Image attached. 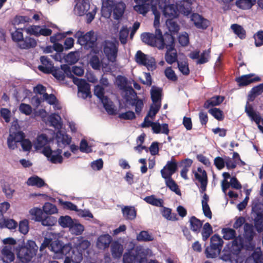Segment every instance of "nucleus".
<instances>
[{
	"instance_id": "obj_8",
	"label": "nucleus",
	"mask_w": 263,
	"mask_h": 263,
	"mask_svg": "<svg viewBox=\"0 0 263 263\" xmlns=\"http://www.w3.org/2000/svg\"><path fill=\"white\" fill-rule=\"evenodd\" d=\"M42 153L52 163H61L63 162L62 150L61 148L53 151L50 146H47L43 149Z\"/></svg>"
},
{
	"instance_id": "obj_53",
	"label": "nucleus",
	"mask_w": 263,
	"mask_h": 263,
	"mask_svg": "<svg viewBox=\"0 0 263 263\" xmlns=\"http://www.w3.org/2000/svg\"><path fill=\"white\" fill-rule=\"evenodd\" d=\"M139 241H151L154 240V237L147 231H142L137 236Z\"/></svg>"
},
{
	"instance_id": "obj_19",
	"label": "nucleus",
	"mask_w": 263,
	"mask_h": 263,
	"mask_svg": "<svg viewBox=\"0 0 263 263\" xmlns=\"http://www.w3.org/2000/svg\"><path fill=\"white\" fill-rule=\"evenodd\" d=\"M121 211L123 218L126 220H134L136 218L137 210L134 206L123 205Z\"/></svg>"
},
{
	"instance_id": "obj_36",
	"label": "nucleus",
	"mask_w": 263,
	"mask_h": 263,
	"mask_svg": "<svg viewBox=\"0 0 263 263\" xmlns=\"http://www.w3.org/2000/svg\"><path fill=\"white\" fill-rule=\"evenodd\" d=\"M189 222L191 229L194 232L199 233L202 226V222L195 216L191 217Z\"/></svg>"
},
{
	"instance_id": "obj_7",
	"label": "nucleus",
	"mask_w": 263,
	"mask_h": 263,
	"mask_svg": "<svg viewBox=\"0 0 263 263\" xmlns=\"http://www.w3.org/2000/svg\"><path fill=\"white\" fill-rule=\"evenodd\" d=\"M118 51V44L116 42L105 41L103 45V52L107 60L114 63L116 61Z\"/></svg>"
},
{
	"instance_id": "obj_24",
	"label": "nucleus",
	"mask_w": 263,
	"mask_h": 263,
	"mask_svg": "<svg viewBox=\"0 0 263 263\" xmlns=\"http://www.w3.org/2000/svg\"><path fill=\"white\" fill-rule=\"evenodd\" d=\"M36 44V41L34 38L26 36L18 43V46L22 49H28L35 47Z\"/></svg>"
},
{
	"instance_id": "obj_15",
	"label": "nucleus",
	"mask_w": 263,
	"mask_h": 263,
	"mask_svg": "<svg viewBox=\"0 0 263 263\" xmlns=\"http://www.w3.org/2000/svg\"><path fill=\"white\" fill-rule=\"evenodd\" d=\"M53 138L55 139L59 148H64L66 146L70 145L71 142V137L60 130H58Z\"/></svg>"
},
{
	"instance_id": "obj_37",
	"label": "nucleus",
	"mask_w": 263,
	"mask_h": 263,
	"mask_svg": "<svg viewBox=\"0 0 263 263\" xmlns=\"http://www.w3.org/2000/svg\"><path fill=\"white\" fill-rule=\"evenodd\" d=\"M144 200L148 204L158 207H163L164 201L162 199L157 198L154 195L146 196Z\"/></svg>"
},
{
	"instance_id": "obj_21",
	"label": "nucleus",
	"mask_w": 263,
	"mask_h": 263,
	"mask_svg": "<svg viewBox=\"0 0 263 263\" xmlns=\"http://www.w3.org/2000/svg\"><path fill=\"white\" fill-rule=\"evenodd\" d=\"M254 75L252 74L243 75L240 77H239L236 79L237 82L240 86H244L249 85V84L254 82H258L260 81V78L256 76L254 78H252Z\"/></svg>"
},
{
	"instance_id": "obj_48",
	"label": "nucleus",
	"mask_w": 263,
	"mask_h": 263,
	"mask_svg": "<svg viewBox=\"0 0 263 263\" xmlns=\"http://www.w3.org/2000/svg\"><path fill=\"white\" fill-rule=\"evenodd\" d=\"M221 233L223 235V238L225 240L233 239L236 235V231L234 229L229 228L222 229Z\"/></svg>"
},
{
	"instance_id": "obj_16",
	"label": "nucleus",
	"mask_w": 263,
	"mask_h": 263,
	"mask_svg": "<svg viewBox=\"0 0 263 263\" xmlns=\"http://www.w3.org/2000/svg\"><path fill=\"white\" fill-rule=\"evenodd\" d=\"M15 247L12 246H6L2 250V257L3 261L6 263H9L14 259L15 256L14 251Z\"/></svg>"
},
{
	"instance_id": "obj_51",
	"label": "nucleus",
	"mask_w": 263,
	"mask_h": 263,
	"mask_svg": "<svg viewBox=\"0 0 263 263\" xmlns=\"http://www.w3.org/2000/svg\"><path fill=\"white\" fill-rule=\"evenodd\" d=\"M162 41L164 43V48L170 46L174 47V37L171 34L165 33L164 36H162Z\"/></svg>"
},
{
	"instance_id": "obj_31",
	"label": "nucleus",
	"mask_w": 263,
	"mask_h": 263,
	"mask_svg": "<svg viewBox=\"0 0 263 263\" xmlns=\"http://www.w3.org/2000/svg\"><path fill=\"white\" fill-rule=\"evenodd\" d=\"M153 133L155 134L162 133L168 135L169 133L168 125L166 123L161 125L158 122H154L152 126Z\"/></svg>"
},
{
	"instance_id": "obj_34",
	"label": "nucleus",
	"mask_w": 263,
	"mask_h": 263,
	"mask_svg": "<svg viewBox=\"0 0 263 263\" xmlns=\"http://www.w3.org/2000/svg\"><path fill=\"white\" fill-rule=\"evenodd\" d=\"M123 251L122 245L117 241L114 242L111 246V252L114 258H120L122 256Z\"/></svg>"
},
{
	"instance_id": "obj_29",
	"label": "nucleus",
	"mask_w": 263,
	"mask_h": 263,
	"mask_svg": "<svg viewBox=\"0 0 263 263\" xmlns=\"http://www.w3.org/2000/svg\"><path fill=\"white\" fill-rule=\"evenodd\" d=\"M125 9V5L123 2L115 4L113 7L114 18L117 20L120 19L124 14Z\"/></svg>"
},
{
	"instance_id": "obj_20",
	"label": "nucleus",
	"mask_w": 263,
	"mask_h": 263,
	"mask_svg": "<svg viewBox=\"0 0 263 263\" xmlns=\"http://www.w3.org/2000/svg\"><path fill=\"white\" fill-rule=\"evenodd\" d=\"M191 20L194 23L196 28L205 29L209 26V22L197 13L191 15Z\"/></svg>"
},
{
	"instance_id": "obj_10",
	"label": "nucleus",
	"mask_w": 263,
	"mask_h": 263,
	"mask_svg": "<svg viewBox=\"0 0 263 263\" xmlns=\"http://www.w3.org/2000/svg\"><path fill=\"white\" fill-rule=\"evenodd\" d=\"M53 76L59 81H63L65 76L70 78L73 79V76L71 74V69L69 66L66 64L61 65V67H54L52 69Z\"/></svg>"
},
{
	"instance_id": "obj_42",
	"label": "nucleus",
	"mask_w": 263,
	"mask_h": 263,
	"mask_svg": "<svg viewBox=\"0 0 263 263\" xmlns=\"http://www.w3.org/2000/svg\"><path fill=\"white\" fill-rule=\"evenodd\" d=\"M165 180L166 185L173 192H175L177 195L180 196L181 192L178 187V185L174 180L170 178H164Z\"/></svg>"
},
{
	"instance_id": "obj_2",
	"label": "nucleus",
	"mask_w": 263,
	"mask_h": 263,
	"mask_svg": "<svg viewBox=\"0 0 263 263\" xmlns=\"http://www.w3.org/2000/svg\"><path fill=\"white\" fill-rule=\"evenodd\" d=\"M143 42L159 49H164V43L162 41V34L160 29H156L155 34L145 32L141 35Z\"/></svg>"
},
{
	"instance_id": "obj_54",
	"label": "nucleus",
	"mask_w": 263,
	"mask_h": 263,
	"mask_svg": "<svg viewBox=\"0 0 263 263\" xmlns=\"http://www.w3.org/2000/svg\"><path fill=\"white\" fill-rule=\"evenodd\" d=\"M43 212L47 214H53L58 213V209L57 206L49 202H46L43 206Z\"/></svg>"
},
{
	"instance_id": "obj_5",
	"label": "nucleus",
	"mask_w": 263,
	"mask_h": 263,
	"mask_svg": "<svg viewBox=\"0 0 263 263\" xmlns=\"http://www.w3.org/2000/svg\"><path fill=\"white\" fill-rule=\"evenodd\" d=\"M160 10L165 17L172 18L177 17L180 13L185 14L186 12L183 5H179L178 3L176 4L169 3Z\"/></svg>"
},
{
	"instance_id": "obj_64",
	"label": "nucleus",
	"mask_w": 263,
	"mask_h": 263,
	"mask_svg": "<svg viewBox=\"0 0 263 263\" xmlns=\"http://www.w3.org/2000/svg\"><path fill=\"white\" fill-rule=\"evenodd\" d=\"M63 243L59 240L53 241L50 244V250L54 252L55 254H59L61 250Z\"/></svg>"
},
{
	"instance_id": "obj_40",
	"label": "nucleus",
	"mask_w": 263,
	"mask_h": 263,
	"mask_svg": "<svg viewBox=\"0 0 263 263\" xmlns=\"http://www.w3.org/2000/svg\"><path fill=\"white\" fill-rule=\"evenodd\" d=\"M116 84L118 88L121 91L127 88L129 86L128 85L127 79L122 76H118L116 79Z\"/></svg>"
},
{
	"instance_id": "obj_55",
	"label": "nucleus",
	"mask_w": 263,
	"mask_h": 263,
	"mask_svg": "<svg viewBox=\"0 0 263 263\" xmlns=\"http://www.w3.org/2000/svg\"><path fill=\"white\" fill-rule=\"evenodd\" d=\"M151 5L146 4H136L134 7V10L140 14L145 15L149 11Z\"/></svg>"
},
{
	"instance_id": "obj_46",
	"label": "nucleus",
	"mask_w": 263,
	"mask_h": 263,
	"mask_svg": "<svg viewBox=\"0 0 263 263\" xmlns=\"http://www.w3.org/2000/svg\"><path fill=\"white\" fill-rule=\"evenodd\" d=\"M30 214L33 216L32 219L36 221H40L44 216L43 210L38 208H34L29 211Z\"/></svg>"
},
{
	"instance_id": "obj_12",
	"label": "nucleus",
	"mask_w": 263,
	"mask_h": 263,
	"mask_svg": "<svg viewBox=\"0 0 263 263\" xmlns=\"http://www.w3.org/2000/svg\"><path fill=\"white\" fill-rule=\"evenodd\" d=\"M24 138H25V134L23 132H12V128H11L7 138L8 148L12 150L15 149L17 148V143H19Z\"/></svg>"
},
{
	"instance_id": "obj_33",
	"label": "nucleus",
	"mask_w": 263,
	"mask_h": 263,
	"mask_svg": "<svg viewBox=\"0 0 263 263\" xmlns=\"http://www.w3.org/2000/svg\"><path fill=\"white\" fill-rule=\"evenodd\" d=\"M244 237L249 241L253 240L255 235L254 227L252 224L245 223L243 225Z\"/></svg>"
},
{
	"instance_id": "obj_49",
	"label": "nucleus",
	"mask_w": 263,
	"mask_h": 263,
	"mask_svg": "<svg viewBox=\"0 0 263 263\" xmlns=\"http://www.w3.org/2000/svg\"><path fill=\"white\" fill-rule=\"evenodd\" d=\"M213 233L212 228L209 222L205 223L202 228L201 235L203 241L206 240Z\"/></svg>"
},
{
	"instance_id": "obj_38",
	"label": "nucleus",
	"mask_w": 263,
	"mask_h": 263,
	"mask_svg": "<svg viewBox=\"0 0 263 263\" xmlns=\"http://www.w3.org/2000/svg\"><path fill=\"white\" fill-rule=\"evenodd\" d=\"M231 28L232 29L234 33L240 39L242 40L246 38V32L241 26L234 24L231 25Z\"/></svg>"
},
{
	"instance_id": "obj_63",
	"label": "nucleus",
	"mask_w": 263,
	"mask_h": 263,
	"mask_svg": "<svg viewBox=\"0 0 263 263\" xmlns=\"http://www.w3.org/2000/svg\"><path fill=\"white\" fill-rule=\"evenodd\" d=\"M254 221V227L256 231L258 233L261 232L263 231V216H255Z\"/></svg>"
},
{
	"instance_id": "obj_13",
	"label": "nucleus",
	"mask_w": 263,
	"mask_h": 263,
	"mask_svg": "<svg viewBox=\"0 0 263 263\" xmlns=\"http://www.w3.org/2000/svg\"><path fill=\"white\" fill-rule=\"evenodd\" d=\"M26 32L30 35H34L36 36L40 35L49 36L52 33V30L50 29L45 27L42 28L40 26L32 25L28 27L25 29Z\"/></svg>"
},
{
	"instance_id": "obj_39",
	"label": "nucleus",
	"mask_w": 263,
	"mask_h": 263,
	"mask_svg": "<svg viewBox=\"0 0 263 263\" xmlns=\"http://www.w3.org/2000/svg\"><path fill=\"white\" fill-rule=\"evenodd\" d=\"M263 92V83L253 87L248 96V100L253 101L255 98Z\"/></svg>"
},
{
	"instance_id": "obj_3",
	"label": "nucleus",
	"mask_w": 263,
	"mask_h": 263,
	"mask_svg": "<svg viewBox=\"0 0 263 263\" xmlns=\"http://www.w3.org/2000/svg\"><path fill=\"white\" fill-rule=\"evenodd\" d=\"M78 38L77 42L83 46L85 49H89L93 48L96 45L97 37L93 31L87 32L85 34L81 31H78L75 34Z\"/></svg>"
},
{
	"instance_id": "obj_47",
	"label": "nucleus",
	"mask_w": 263,
	"mask_h": 263,
	"mask_svg": "<svg viewBox=\"0 0 263 263\" xmlns=\"http://www.w3.org/2000/svg\"><path fill=\"white\" fill-rule=\"evenodd\" d=\"M161 213L162 216L168 220L175 221L177 220V214L172 213V210L170 208L163 206Z\"/></svg>"
},
{
	"instance_id": "obj_45",
	"label": "nucleus",
	"mask_w": 263,
	"mask_h": 263,
	"mask_svg": "<svg viewBox=\"0 0 263 263\" xmlns=\"http://www.w3.org/2000/svg\"><path fill=\"white\" fill-rule=\"evenodd\" d=\"M70 231L76 235H81L84 230V226L77 222L73 221L70 229Z\"/></svg>"
},
{
	"instance_id": "obj_32",
	"label": "nucleus",
	"mask_w": 263,
	"mask_h": 263,
	"mask_svg": "<svg viewBox=\"0 0 263 263\" xmlns=\"http://www.w3.org/2000/svg\"><path fill=\"white\" fill-rule=\"evenodd\" d=\"M83 259V254L81 252L73 248L71 253L67 257V260L73 263H80Z\"/></svg>"
},
{
	"instance_id": "obj_52",
	"label": "nucleus",
	"mask_w": 263,
	"mask_h": 263,
	"mask_svg": "<svg viewBox=\"0 0 263 263\" xmlns=\"http://www.w3.org/2000/svg\"><path fill=\"white\" fill-rule=\"evenodd\" d=\"M59 223L63 228H69L70 229L72 224L73 220L69 216H61L59 219Z\"/></svg>"
},
{
	"instance_id": "obj_22",
	"label": "nucleus",
	"mask_w": 263,
	"mask_h": 263,
	"mask_svg": "<svg viewBox=\"0 0 263 263\" xmlns=\"http://www.w3.org/2000/svg\"><path fill=\"white\" fill-rule=\"evenodd\" d=\"M112 238L109 234L100 236L97 239V246L99 249H105L109 247Z\"/></svg>"
},
{
	"instance_id": "obj_11",
	"label": "nucleus",
	"mask_w": 263,
	"mask_h": 263,
	"mask_svg": "<svg viewBox=\"0 0 263 263\" xmlns=\"http://www.w3.org/2000/svg\"><path fill=\"white\" fill-rule=\"evenodd\" d=\"M73 82L78 86L79 97L85 99L90 95V86L85 80L73 77Z\"/></svg>"
},
{
	"instance_id": "obj_59",
	"label": "nucleus",
	"mask_w": 263,
	"mask_h": 263,
	"mask_svg": "<svg viewBox=\"0 0 263 263\" xmlns=\"http://www.w3.org/2000/svg\"><path fill=\"white\" fill-rule=\"evenodd\" d=\"M254 44L256 47H258L263 45V30H259L253 35Z\"/></svg>"
},
{
	"instance_id": "obj_1",
	"label": "nucleus",
	"mask_w": 263,
	"mask_h": 263,
	"mask_svg": "<svg viewBox=\"0 0 263 263\" xmlns=\"http://www.w3.org/2000/svg\"><path fill=\"white\" fill-rule=\"evenodd\" d=\"M38 247L35 242L31 240L27 241L25 245H18L15 247V253L17 258L23 263L30 261L36 255Z\"/></svg>"
},
{
	"instance_id": "obj_60",
	"label": "nucleus",
	"mask_w": 263,
	"mask_h": 263,
	"mask_svg": "<svg viewBox=\"0 0 263 263\" xmlns=\"http://www.w3.org/2000/svg\"><path fill=\"white\" fill-rule=\"evenodd\" d=\"M161 106V103H153L149 108V110L147 114V117L151 118L155 117L157 113L159 111Z\"/></svg>"
},
{
	"instance_id": "obj_28",
	"label": "nucleus",
	"mask_w": 263,
	"mask_h": 263,
	"mask_svg": "<svg viewBox=\"0 0 263 263\" xmlns=\"http://www.w3.org/2000/svg\"><path fill=\"white\" fill-rule=\"evenodd\" d=\"M224 99V97L221 96H213L204 102L203 107L205 109H209L210 107L218 106L223 101Z\"/></svg>"
},
{
	"instance_id": "obj_9",
	"label": "nucleus",
	"mask_w": 263,
	"mask_h": 263,
	"mask_svg": "<svg viewBox=\"0 0 263 263\" xmlns=\"http://www.w3.org/2000/svg\"><path fill=\"white\" fill-rule=\"evenodd\" d=\"M195 179L200 183L199 191L202 194L206 190L208 185V176L206 171L201 167H198L197 170H193Z\"/></svg>"
},
{
	"instance_id": "obj_25",
	"label": "nucleus",
	"mask_w": 263,
	"mask_h": 263,
	"mask_svg": "<svg viewBox=\"0 0 263 263\" xmlns=\"http://www.w3.org/2000/svg\"><path fill=\"white\" fill-rule=\"evenodd\" d=\"M52 140V139L48 138L46 134H42L37 137L36 141L34 144V148L37 150L42 148L44 149L46 147L45 146Z\"/></svg>"
},
{
	"instance_id": "obj_35",
	"label": "nucleus",
	"mask_w": 263,
	"mask_h": 263,
	"mask_svg": "<svg viewBox=\"0 0 263 263\" xmlns=\"http://www.w3.org/2000/svg\"><path fill=\"white\" fill-rule=\"evenodd\" d=\"M26 183L29 186H35L37 187H41L46 185L44 181L39 177L36 175L29 177Z\"/></svg>"
},
{
	"instance_id": "obj_26",
	"label": "nucleus",
	"mask_w": 263,
	"mask_h": 263,
	"mask_svg": "<svg viewBox=\"0 0 263 263\" xmlns=\"http://www.w3.org/2000/svg\"><path fill=\"white\" fill-rule=\"evenodd\" d=\"M166 52L165 54L166 62L169 64H172L177 61V52L174 47L166 48Z\"/></svg>"
},
{
	"instance_id": "obj_50",
	"label": "nucleus",
	"mask_w": 263,
	"mask_h": 263,
	"mask_svg": "<svg viewBox=\"0 0 263 263\" xmlns=\"http://www.w3.org/2000/svg\"><path fill=\"white\" fill-rule=\"evenodd\" d=\"M254 4L252 0H237L236 5L242 9H249Z\"/></svg>"
},
{
	"instance_id": "obj_61",
	"label": "nucleus",
	"mask_w": 263,
	"mask_h": 263,
	"mask_svg": "<svg viewBox=\"0 0 263 263\" xmlns=\"http://www.w3.org/2000/svg\"><path fill=\"white\" fill-rule=\"evenodd\" d=\"M164 74L168 80L172 82H176L178 80L177 75L171 67H168L165 69Z\"/></svg>"
},
{
	"instance_id": "obj_56",
	"label": "nucleus",
	"mask_w": 263,
	"mask_h": 263,
	"mask_svg": "<svg viewBox=\"0 0 263 263\" xmlns=\"http://www.w3.org/2000/svg\"><path fill=\"white\" fill-rule=\"evenodd\" d=\"M166 25L170 32H177L179 30V26L172 18H168L166 21Z\"/></svg>"
},
{
	"instance_id": "obj_41",
	"label": "nucleus",
	"mask_w": 263,
	"mask_h": 263,
	"mask_svg": "<svg viewBox=\"0 0 263 263\" xmlns=\"http://www.w3.org/2000/svg\"><path fill=\"white\" fill-rule=\"evenodd\" d=\"M49 121L50 125L55 128L60 129L62 128V124L61 121V117L57 114H52L49 117Z\"/></svg>"
},
{
	"instance_id": "obj_6",
	"label": "nucleus",
	"mask_w": 263,
	"mask_h": 263,
	"mask_svg": "<svg viewBox=\"0 0 263 263\" xmlns=\"http://www.w3.org/2000/svg\"><path fill=\"white\" fill-rule=\"evenodd\" d=\"M135 61L139 65L145 66L149 71H153L156 68L155 59L143 53L141 50L137 52Z\"/></svg>"
},
{
	"instance_id": "obj_44",
	"label": "nucleus",
	"mask_w": 263,
	"mask_h": 263,
	"mask_svg": "<svg viewBox=\"0 0 263 263\" xmlns=\"http://www.w3.org/2000/svg\"><path fill=\"white\" fill-rule=\"evenodd\" d=\"M103 107L109 115H113L115 114V110L113 102L108 98L104 99L101 101Z\"/></svg>"
},
{
	"instance_id": "obj_58",
	"label": "nucleus",
	"mask_w": 263,
	"mask_h": 263,
	"mask_svg": "<svg viewBox=\"0 0 263 263\" xmlns=\"http://www.w3.org/2000/svg\"><path fill=\"white\" fill-rule=\"evenodd\" d=\"M209 112L218 121H222L224 118L223 111L219 108H210L209 110Z\"/></svg>"
},
{
	"instance_id": "obj_23",
	"label": "nucleus",
	"mask_w": 263,
	"mask_h": 263,
	"mask_svg": "<svg viewBox=\"0 0 263 263\" xmlns=\"http://www.w3.org/2000/svg\"><path fill=\"white\" fill-rule=\"evenodd\" d=\"M90 9L89 0H83L81 3L77 4L74 7L75 13L79 16H83Z\"/></svg>"
},
{
	"instance_id": "obj_62",
	"label": "nucleus",
	"mask_w": 263,
	"mask_h": 263,
	"mask_svg": "<svg viewBox=\"0 0 263 263\" xmlns=\"http://www.w3.org/2000/svg\"><path fill=\"white\" fill-rule=\"evenodd\" d=\"M129 104L132 106H135V111L137 114L141 112L143 107V102L141 99H139L137 98H135L132 102H130Z\"/></svg>"
},
{
	"instance_id": "obj_14",
	"label": "nucleus",
	"mask_w": 263,
	"mask_h": 263,
	"mask_svg": "<svg viewBox=\"0 0 263 263\" xmlns=\"http://www.w3.org/2000/svg\"><path fill=\"white\" fill-rule=\"evenodd\" d=\"M177 163L173 158L171 161H168L165 166L161 170L162 178H170L177 170Z\"/></svg>"
},
{
	"instance_id": "obj_27",
	"label": "nucleus",
	"mask_w": 263,
	"mask_h": 263,
	"mask_svg": "<svg viewBox=\"0 0 263 263\" xmlns=\"http://www.w3.org/2000/svg\"><path fill=\"white\" fill-rule=\"evenodd\" d=\"M150 93L153 103H161L162 96V88L153 86L151 88Z\"/></svg>"
},
{
	"instance_id": "obj_17",
	"label": "nucleus",
	"mask_w": 263,
	"mask_h": 263,
	"mask_svg": "<svg viewBox=\"0 0 263 263\" xmlns=\"http://www.w3.org/2000/svg\"><path fill=\"white\" fill-rule=\"evenodd\" d=\"M73 248L81 252L82 254L90 245V242L82 236L73 239Z\"/></svg>"
},
{
	"instance_id": "obj_18",
	"label": "nucleus",
	"mask_w": 263,
	"mask_h": 263,
	"mask_svg": "<svg viewBox=\"0 0 263 263\" xmlns=\"http://www.w3.org/2000/svg\"><path fill=\"white\" fill-rule=\"evenodd\" d=\"M40 61L42 65L38 66V69L44 73H50L54 66L50 58L46 56H41L40 57Z\"/></svg>"
},
{
	"instance_id": "obj_43",
	"label": "nucleus",
	"mask_w": 263,
	"mask_h": 263,
	"mask_svg": "<svg viewBox=\"0 0 263 263\" xmlns=\"http://www.w3.org/2000/svg\"><path fill=\"white\" fill-rule=\"evenodd\" d=\"M65 61L68 64L72 65L77 62L79 59V54L77 51H71L65 55Z\"/></svg>"
},
{
	"instance_id": "obj_57",
	"label": "nucleus",
	"mask_w": 263,
	"mask_h": 263,
	"mask_svg": "<svg viewBox=\"0 0 263 263\" xmlns=\"http://www.w3.org/2000/svg\"><path fill=\"white\" fill-rule=\"evenodd\" d=\"M40 222H41L42 224L44 226L50 227L54 226L56 223L57 218L51 216H47L46 217L44 216L42 220Z\"/></svg>"
},
{
	"instance_id": "obj_4",
	"label": "nucleus",
	"mask_w": 263,
	"mask_h": 263,
	"mask_svg": "<svg viewBox=\"0 0 263 263\" xmlns=\"http://www.w3.org/2000/svg\"><path fill=\"white\" fill-rule=\"evenodd\" d=\"M223 241L220 237L216 234L211 238L210 246L205 250L208 258H215L220 253Z\"/></svg>"
},
{
	"instance_id": "obj_30",
	"label": "nucleus",
	"mask_w": 263,
	"mask_h": 263,
	"mask_svg": "<svg viewBox=\"0 0 263 263\" xmlns=\"http://www.w3.org/2000/svg\"><path fill=\"white\" fill-rule=\"evenodd\" d=\"M121 93L126 102L128 103L132 102L135 98H137V93L131 86L123 90Z\"/></svg>"
}]
</instances>
